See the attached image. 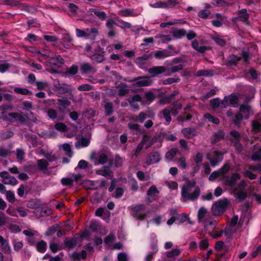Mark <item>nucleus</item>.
<instances>
[{
  "label": "nucleus",
  "mask_w": 261,
  "mask_h": 261,
  "mask_svg": "<svg viewBox=\"0 0 261 261\" xmlns=\"http://www.w3.org/2000/svg\"><path fill=\"white\" fill-rule=\"evenodd\" d=\"M196 182L195 180L186 181L181 191L183 201L187 200L194 201L198 198L200 194V189L199 187L196 186Z\"/></svg>",
  "instance_id": "1"
},
{
  "label": "nucleus",
  "mask_w": 261,
  "mask_h": 261,
  "mask_svg": "<svg viewBox=\"0 0 261 261\" xmlns=\"http://www.w3.org/2000/svg\"><path fill=\"white\" fill-rule=\"evenodd\" d=\"M72 98V97L67 98L63 97L57 99V109L59 113L58 120H62L65 115L69 113L71 110L70 109L71 102L70 100Z\"/></svg>",
  "instance_id": "2"
},
{
  "label": "nucleus",
  "mask_w": 261,
  "mask_h": 261,
  "mask_svg": "<svg viewBox=\"0 0 261 261\" xmlns=\"http://www.w3.org/2000/svg\"><path fill=\"white\" fill-rule=\"evenodd\" d=\"M229 201L227 198L219 199L213 204L212 211L214 216L222 215L226 211L229 204Z\"/></svg>",
  "instance_id": "3"
},
{
  "label": "nucleus",
  "mask_w": 261,
  "mask_h": 261,
  "mask_svg": "<svg viewBox=\"0 0 261 261\" xmlns=\"http://www.w3.org/2000/svg\"><path fill=\"white\" fill-rule=\"evenodd\" d=\"M230 135L232 137L229 139L232 145L236 148L238 152H241L243 150V146L240 143L241 134L236 130H232L230 132Z\"/></svg>",
  "instance_id": "4"
},
{
  "label": "nucleus",
  "mask_w": 261,
  "mask_h": 261,
  "mask_svg": "<svg viewBox=\"0 0 261 261\" xmlns=\"http://www.w3.org/2000/svg\"><path fill=\"white\" fill-rule=\"evenodd\" d=\"M0 176L3 178L2 182L5 185L15 186L18 184V181L13 176H11L7 171H4L0 172Z\"/></svg>",
  "instance_id": "5"
},
{
  "label": "nucleus",
  "mask_w": 261,
  "mask_h": 261,
  "mask_svg": "<svg viewBox=\"0 0 261 261\" xmlns=\"http://www.w3.org/2000/svg\"><path fill=\"white\" fill-rule=\"evenodd\" d=\"M145 205L144 204H138L135 206L132 209V216L136 219L139 220H143L145 219L147 216L146 213H139L141 210H143L145 208Z\"/></svg>",
  "instance_id": "6"
},
{
  "label": "nucleus",
  "mask_w": 261,
  "mask_h": 261,
  "mask_svg": "<svg viewBox=\"0 0 261 261\" xmlns=\"http://www.w3.org/2000/svg\"><path fill=\"white\" fill-rule=\"evenodd\" d=\"M241 176L238 173H233L230 177L227 178L225 180V183L226 185L233 188V191L236 192L238 190V188L236 187L237 181L240 180Z\"/></svg>",
  "instance_id": "7"
},
{
  "label": "nucleus",
  "mask_w": 261,
  "mask_h": 261,
  "mask_svg": "<svg viewBox=\"0 0 261 261\" xmlns=\"http://www.w3.org/2000/svg\"><path fill=\"white\" fill-rule=\"evenodd\" d=\"M130 82H134L133 85L136 87H145L150 86L152 83L151 80L145 76H138L134 78Z\"/></svg>",
  "instance_id": "8"
},
{
  "label": "nucleus",
  "mask_w": 261,
  "mask_h": 261,
  "mask_svg": "<svg viewBox=\"0 0 261 261\" xmlns=\"http://www.w3.org/2000/svg\"><path fill=\"white\" fill-rule=\"evenodd\" d=\"M224 153L220 150H215L213 152V157L210 158L208 155H207V159L210 162L212 167H215L223 159Z\"/></svg>",
  "instance_id": "9"
},
{
  "label": "nucleus",
  "mask_w": 261,
  "mask_h": 261,
  "mask_svg": "<svg viewBox=\"0 0 261 261\" xmlns=\"http://www.w3.org/2000/svg\"><path fill=\"white\" fill-rule=\"evenodd\" d=\"M161 160L160 153L158 151H151L147 155L146 164L148 166L158 163Z\"/></svg>",
  "instance_id": "10"
},
{
  "label": "nucleus",
  "mask_w": 261,
  "mask_h": 261,
  "mask_svg": "<svg viewBox=\"0 0 261 261\" xmlns=\"http://www.w3.org/2000/svg\"><path fill=\"white\" fill-rule=\"evenodd\" d=\"M178 51H168L167 49L156 50L154 52V57L158 59H163L169 56L178 54Z\"/></svg>",
  "instance_id": "11"
},
{
  "label": "nucleus",
  "mask_w": 261,
  "mask_h": 261,
  "mask_svg": "<svg viewBox=\"0 0 261 261\" xmlns=\"http://www.w3.org/2000/svg\"><path fill=\"white\" fill-rule=\"evenodd\" d=\"M167 71V67L164 66H153L148 69V72L152 77H160L161 74Z\"/></svg>",
  "instance_id": "12"
},
{
  "label": "nucleus",
  "mask_w": 261,
  "mask_h": 261,
  "mask_svg": "<svg viewBox=\"0 0 261 261\" xmlns=\"http://www.w3.org/2000/svg\"><path fill=\"white\" fill-rule=\"evenodd\" d=\"M225 133L223 129H219L212 136L211 141L213 144H216L224 139Z\"/></svg>",
  "instance_id": "13"
},
{
  "label": "nucleus",
  "mask_w": 261,
  "mask_h": 261,
  "mask_svg": "<svg viewBox=\"0 0 261 261\" xmlns=\"http://www.w3.org/2000/svg\"><path fill=\"white\" fill-rule=\"evenodd\" d=\"M159 192L155 186H151L147 191V195L150 197V198H147V201L149 202H152L153 201L155 200V195L159 194Z\"/></svg>",
  "instance_id": "14"
},
{
  "label": "nucleus",
  "mask_w": 261,
  "mask_h": 261,
  "mask_svg": "<svg viewBox=\"0 0 261 261\" xmlns=\"http://www.w3.org/2000/svg\"><path fill=\"white\" fill-rule=\"evenodd\" d=\"M73 39L69 34H65L63 36L62 44L67 49L70 48L73 45Z\"/></svg>",
  "instance_id": "15"
},
{
  "label": "nucleus",
  "mask_w": 261,
  "mask_h": 261,
  "mask_svg": "<svg viewBox=\"0 0 261 261\" xmlns=\"http://www.w3.org/2000/svg\"><path fill=\"white\" fill-rule=\"evenodd\" d=\"M191 46L193 49L201 54L204 53L210 49L209 47L205 45L199 46V42L197 40H194L192 42Z\"/></svg>",
  "instance_id": "16"
},
{
  "label": "nucleus",
  "mask_w": 261,
  "mask_h": 261,
  "mask_svg": "<svg viewBox=\"0 0 261 261\" xmlns=\"http://www.w3.org/2000/svg\"><path fill=\"white\" fill-rule=\"evenodd\" d=\"M104 169H100L96 171L95 173L97 175L107 177L110 179L113 177V173L109 170V166H104Z\"/></svg>",
  "instance_id": "17"
},
{
  "label": "nucleus",
  "mask_w": 261,
  "mask_h": 261,
  "mask_svg": "<svg viewBox=\"0 0 261 261\" xmlns=\"http://www.w3.org/2000/svg\"><path fill=\"white\" fill-rule=\"evenodd\" d=\"M238 18H239V20L248 23V19L250 16V14L247 13L246 9H242L238 11Z\"/></svg>",
  "instance_id": "18"
},
{
  "label": "nucleus",
  "mask_w": 261,
  "mask_h": 261,
  "mask_svg": "<svg viewBox=\"0 0 261 261\" xmlns=\"http://www.w3.org/2000/svg\"><path fill=\"white\" fill-rule=\"evenodd\" d=\"M57 92L60 94L68 93L70 95V97H73L71 89L68 86H62L60 84L55 86Z\"/></svg>",
  "instance_id": "19"
},
{
  "label": "nucleus",
  "mask_w": 261,
  "mask_h": 261,
  "mask_svg": "<svg viewBox=\"0 0 261 261\" xmlns=\"http://www.w3.org/2000/svg\"><path fill=\"white\" fill-rule=\"evenodd\" d=\"M182 134L188 139H191L193 137L196 136V132L194 128L186 127L182 129Z\"/></svg>",
  "instance_id": "20"
},
{
  "label": "nucleus",
  "mask_w": 261,
  "mask_h": 261,
  "mask_svg": "<svg viewBox=\"0 0 261 261\" xmlns=\"http://www.w3.org/2000/svg\"><path fill=\"white\" fill-rule=\"evenodd\" d=\"M48 62L52 66L57 67L63 64L64 60L61 56L58 55L55 58L50 59Z\"/></svg>",
  "instance_id": "21"
},
{
  "label": "nucleus",
  "mask_w": 261,
  "mask_h": 261,
  "mask_svg": "<svg viewBox=\"0 0 261 261\" xmlns=\"http://www.w3.org/2000/svg\"><path fill=\"white\" fill-rule=\"evenodd\" d=\"M80 70L82 74H88L91 72H95L93 67L90 63L86 62L81 64Z\"/></svg>",
  "instance_id": "22"
},
{
  "label": "nucleus",
  "mask_w": 261,
  "mask_h": 261,
  "mask_svg": "<svg viewBox=\"0 0 261 261\" xmlns=\"http://www.w3.org/2000/svg\"><path fill=\"white\" fill-rule=\"evenodd\" d=\"M104 54L100 53H94L90 57L93 62L100 63L105 60Z\"/></svg>",
  "instance_id": "23"
},
{
  "label": "nucleus",
  "mask_w": 261,
  "mask_h": 261,
  "mask_svg": "<svg viewBox=\"0 0 261 261\" xmlns=\"http://www.w3.org/2000/svg\"><path fill=\"white\" fill-rule=\"evenodd\" d=\"M85 38L94 39L98 33L96 28H87L85 31Z\"/></svg>",
  "instance_id": "24"
},
{
  "label": "nucleus",
  "mask_w": 261,
  "mask_h": 261,
  "mask_svg": "<svg viewBox=\"0 0 261 261\" xmlns=\"http://www.w3.org/2000/svg\"><path fill=\"white\" fill-rule=\"evenodd\" d=\"M233 194L236 197L240 202L244 200L247 197V193L245 189H241L239 191L233 192Z\"/></svg>",
  "instance_id": "25"
},
{
  "label": "nucleus",
  "mask_w": 261,
  "mask_h": 261,
  "mask_svg": "<svg viewBox=\"0 0 261 261\" xmlns=\"http://www.w3.org/2000/svg\"><path fill=\"white\" fill-rule=\"evenodd\" d=\"M116 19L118 21V22H116V25L117 27H120L122 29H129L132 28V25L129 22H125L119 17H117Z\"/></svg>",
  "instance_id": "26"
},
{
  "label": "nucleus",
  "mask_w": 261,
  "mask_h": 261,
  "mask_svg": "<svg viewBox=\"0 0 261 261\" xmlns=\"http://www.w3.org/2000/svg\"><path fill=\"white\" fill-rule=\"evenodd\" d=\"M241 60V57H239L233 54L229 56L227 59V65H237L238 61Z\"/></svg>",
  "instance_id": "27"
},
{
  "label": "nucleus",
  "mask_w": 261,
  "mask_h": 261,
  "mask_svg": "<svg viewBox=\"0 0 261 261\" xmlns=\"http://www.w3.org/2000/svg\"><path fill=\"white\" fill-rule=\"evenodd\" d=\"M252 131L254 134L261 133V122L257 120H253L251 122Z\"/></svg>",
  "instance_id": "28"
},
{
  "label": "nucleus",
  "mask_w": 261,
  "mask_h": 261,
  "mask_svg": "<svg viewBox=\"0 0 261 261\" xmlns=\"http://www.w3.org/2000/svg\"><path fill=\"white\" fill-rule=\"evenodd\" d=\"M180 81V78L177 75H174V77H168L166 79L162 81L163 85H170L174 83H179Z\"/></svg>",
  "instance_id": "29"
},
{
  "label": "nucleus",
  "mask_w": 261,
  "mask_h": 261,
  "mask_svg": "<svg viewBox=\"0 0 261 261\" xmlns=\"http://www.w3.org/2000/svg\"><path fill=\"white\" fill-rule=\"evenodd\" d=\"M172 34L176 39H179L186 36V31L184 29H177L173 31Z\"/></svg>",
  "instance_id": "30"
},
{
  "label": "nucleus",
  "mask_w": 261,
  "mask_h": 261,
  "mask_svg": "<svg viewBox=\"0 0 261 261\" xmlns=\"http://www.w3.org/2000/svg\"><path fill=\"white\" fill-rule=\"evenodd\" d=\"M105 113L106 116H110L114 113V107L112 102H107L104 106Z\"/></svg>",
  "instance_id": "31"
},
{
  "label": "nucleus",
  "mask_w": 261,
  "mask_h": 261,
  "mask_svg": "<svg viewBox=\"0 0 261 261\" xmlns=\"http://www.w3.org/2000/svg\"><path fill=\"white\" fill-rule=\"evenodd\" d=\"M46 247L47 243L43 240H41L36 244L37 250L41 253H43L46 251Z\"/></svg>",
  "instance_id": "32"
},
{
  "label": "nucleus",
  "mask_w": 261,
  "mask_h": 261,
  "mask_svg": "<svg viewBox=\"0 0 261 261\" xmlns=\"http://www.w3.org/2000/svg\"><path fill=\"white\" fill-rule=\"evenodd\" d=\"M127 87L126 84L124 83H121L118 86L119 88L118 90V95L120 96H125L128 92V90L126 89Z\"/></svg>",
  "instance_id": "33"
},
{
  "label": "nucleus",
  "mask_w": 261,
  "mask_h": 261,
  "mask_svg": "<svg viewBox=\"0 0 261 261\" xmlns=\"http://www.w3.org/2000/svg\"><path fill=\"white\" fill-rule=\"evenodd\" d=\"M91 12L94 14L100 20H105L107 18V14L104 11H97L95 9L91 8L89 9Z\"/></svg>",
  "instance_id": "34"
},
{
  "label": "nucleus",
  "mask_w": 261,
  "mask_h": 261,
  "mask_svg": "<svg viewBox=\"0 0 261 261\" xmlns=\"http://www.w3.org/2000/svg\"><path fill=\"white\" fill-rule=\"evenodd\" d=\"M37 165L39 170L44 171L47 170L48 163L44 159H40L37 161Z\"/></svg>",
  "instance_id": "35"
},
{
  "label": "nucleus",
  "mask_w": 261,
  "mask_h": 261,
  "mask_svg": "<svg viewBox=\"0 0 261 261\" xmlns=\"http://www.w3.org/2000/svg\"><path fill=\"white\" fill-rule=\"evenodd\" d=\"M14 91L17 94L23 95H30L32 94V92L26 88H21L20 87H15Z\"/></svg>",
  "instance_id": "36"
},
{
  "label": "nucleus",
  "mask_w": 261,
  "mask_h": 261,
  "mask_svg": "<svg viewBox=\"0 0 261 261\" xmlns=\"http://www.w3.org/2000/svg\"><path fill=\"white\" fill-rule=\"evenodd\" d=\"M90 141L89 139L85 137H83L80 140L75 143V146L76 147L80 146L81 147H87L90 144Z\"/></svg>",
  "instance_id": "37"
},
{
  "label": "nucleus",
  "mask_w": 261,
  "mask_h": 261,
  "mask_svg": "<svg viewBox=\"0 0 261 261\" xmlns=\"http://www.w3.org/2000/svg\"><path fill=\"white\" fill-rule=\"evenodd\" d=\"M192 115L190 113H187V112H184L177 117V120L178 121L184 122L191 120L192 119Z\"/></svg>",
  "instance_id": "38"
},
{
  "label": "nucleus",
  "mask_w": 261,
  "mask_h": 261,
  "mask_svg": "<svg viewBox=\"0 0 261 261\" xmlns=\"http://www.w3.org/2000/svg\"><path fill=\"white\" fill-rule=\"evenodd\" d=\"M204 117L207 119L208 121L212 122L215 124H219L220 123V120L213 115H212L210 113H205L204 115Z\"/></svg>",
  "instance_id": "39"
},
{
  "label": "nucleus",
  "mask_w": 261,
  "mask_h": 261,
  "mask_svg": "<svg viewBox=\"0 0 261 261\" xmlns=\"http://www.w3.org/2000/svg\"><path fill=\"white\" fill-rule=\"evenodd\" d=\"M24 40L28 41L31 43L36 41H41L42 38L36 35L33 34H29L27 37L24 38Z\"/></svg>",
  "instance_id": "40"
},
{
  "label": "nucleus",
  "mask_w": 261,
  "mask_h": 261,
  "mask_svg": "<svg viewBox=\"0 0 261 261\" xmlns=\"http://www.w3.org/2000/svg\"><path fill=\"white\" fill-rule=\"evenodd\" d=\"M220 98L219 97L211 99L210 101V105L213 109H217L220 107Z\"/></svg>",
  "instance_id": "41"
},
{
  "label": "nucleus",
  "mask_w": 261,
  "mask_h": 261,
  "mask_svg": "<svg viewBox=\"0 0 261 261\" xmlns=\"http://www.w3.org/2000/svg\"><path fill=\"white\" fill-rule=\"evenodd\" d=\"M212 4L219 7H226L228 6V3L224 0H213Z\"/></svg>",
  "instance_id": "42"
},
{
  "label": "nucleus",
  "mask_w": 261,
  "mask_h": 261,
  "mask_svg": "<svg viewBox=\"0 0 261 261\" xmlns=\"http://www.w3.org/2000/svg\"><path fill=\"white\" fill-rule=\"evenodd\" d=\"M128 128L132 130H136L140 133H142L145 132V130L141 129L139 124L137 123H129L128 124Z\"/></svg>",
  "instance_id": "43"
},
{
  "label": "nucleus",
  "mask_w": 261,
  "mask_h": 261,
  "mask_svg": "<svg viewBox=\"0 0 261 261\" xmlns=\"http://www.w3.org/2000/svg\"><path fill=\"white\" fill-rule=\"evenodd\" d=\"M181 252L180 250L178 249H173L170 251L166 252V256L168 258H173L179 255Z\"/></svg>",
  "instance_id": "44"
},
{
  "label": "nucleus",
  "mask_w": 261,
  "mask_h": 261,
  "mask_svg": "<svg viewBox=\"0 0 261 261\" xmlns=\"http://www.w3.org/2000/svg\"><path fill=\"white\" fill-rule=\"evenodd\" d=\"M163 115L166 121L170 122L172 119L170 116V107H167L162 111Z\"/></svg>",
  "instance_id": "45"
},
{
  "label": "nucleus",
  "mask_w": 261,
  "mask_h": 261,
  "mask_svg": "<svg viewBox=\"0 0 261 261\" xmlns=\"http://www.w3.org/2000/svg\"><path fill=\"white\" fill-rule=\"evenodd\" d=\"M6 199L10 203H13L15 200L14 192L9 190L6 193Z\"/></svg>",
  "instance_id": "46"
},
{
  "label": "nucleus",
  "mask_w": 261,
  "mask_h": 261,
  "mask_svg": "<svg viewBox=\"0 0 261 261\" xmlns=\"http://www.w3.org/2000/svg\"><path fill=\"white\" fill-rule=\"evenodd\" d=\"M63 149L65 151V154L69 158L72 156V152L70 145L68 143H64L62 145Z\"/></svg>",
  "instance_id": "47"
},
{
  "label": "nucleus",
  "mask_w": 261,
  "mask_h": 261,
  "mask_svg": "<svg viewBox=\"0 0 261 261\" xmlns=\"http://www.w3.org/2000/svg\"><path fill=\"white\" fill-rule=\"evenodd\" d=\"M12 243L14 246V250L16 252L20 251L23 246V244L22 242L18 241L16 239H14L13 240Z\"/></svg>",
  "instance_id": "48"
},
{
  "label": "nucleus",
  "mask_w": 261,
  "mask_h": 261,
  "mask_svg": "<svg viewBox=\"0 0 261 261\" xmlns=\"http://www.w3.org/2000/svg\"><path fill=\"white\" fill-rule=\"evenodd\" d=\"M215 249L217 251L222 250L226 251V246L223 241H217L215 244Z\"/></svg>",
  "instance_id": "49"
},
{
  "label": "nucleus",
  "mask_w": 261,
  "mask_h": 261,
  "mask_svg": "<svg viewBox=\"0 0 261 261\" xmlns=\"http://www.w3.org/2000/svg\"><path fill=\"white\" fill-rule=\"evenodd\" d=\"M8 116L12 118H14V119H17L20 122H24L25 120L24 117L18 113H15V112L9 113L8 114Z\"/></svg>",
  "instance_id": "50"
},
{
  "label": "nucleus",
  "mask_w": 261,
  "mask_h": 261,
  "mask_svg": "<svg viewBox=\"0 0 261 261\" xmlns=\"http://www.w3.org/2000/svg\"><path fill=\"white\" fill-rule=\"evenodd\" d=\"M93 88V86L88 84H84L80 85L77 87V90L80 91H89L92 90Z\"/></svg>",
  "instance_id": "51"
},
{
  "label": "nucleus",
  "mask_w": 261,
  "mask_h": 261,
  "mask_svg": "<svg viewBox=\"0 0 261 261\" xmlns=\"http://www.w3.org/2000/svg\"><path fill=\"white\" fill-rule=\"evenodd\" d=\"M55 127L57 130L61 132H66L67 130V126L62 122L57 123L55 125Z\"/></svg>",
  "instance_id": "52"
},
{
  "label": "nucleus",
  "mask_w": 261,
  "mask_h": 261,
  "mask_svg": "<svg viewBox=\"0 0 261 261\" xmlns=\"http://www.w3.org/2000/svg\"><path fill=\"white\" fill-rule=\"evenodd\" d=\"M177 152V149L172 148L166 153L165 156L167 159L172 160L176 155Z\"/></svg>",
  "instance_id": "53"
},
{
  "label": "nucleus",
  "mask_w": 261,
  "mask_h": 261,
  "mask_svg": "<svg viewBox=\"0 0 261 261\" xmlns=\"http://www.w3.org/2000/svg\"><path fill=\"white\" fill-rule=\"evenodd\" d=\"M123 161L119 154H116L114 158V165L116 167H120L123 165Z\"/></svg>",
  "instance_id": "54"
},
{
  "label": "nucleus",
  "mask_w": 261,
  "mask_h": 261,
  "mask_svg": "<svg viewBox=\"0 0 261 261\" xmlns=\"http://www.w3.org/2000/svg\"><path fill=\"white\" fill-rule=\"evenodd\" d=\"M243 119V115L240 112H238L236 114L235 118L233 120V122L236 125L239 126Z\"/></svg>",
  "instance_id": "55"
},
{
  "label": "nucleus",
  "mask_w": 261,
  "mask_h": 261,
  "mask_svg": "<svg viewBox=\"0 0 261 261\" xmlns=\"http://www.w3.org/2000/svg\"><path fill=\"white\" fill-rule=\"evenodd\" d=\"M212 39L221 47H223L226 45L225 40L219 36H214L212 38Z\"/></svg>",
  "instance_id": "56"
},
{
  "label": "nucleus",
  "mask_w": 261,
  "mask_h": 261,
  "mask_svg": "<svg viewBox=\"0 0 261 261\" xmlns=\"http://www.w3.org/2000/svg\"><path fill=\"white\" fill-rule=\"evenodd\" d=\"M166 4L165 8H172L175 7L179 4L178 0H167L164 2Z\"/></svg>",
  "instance_id": "57"
},
{
  "label": "nucleus",
  "mask_w": 261,
  "mask_h": 261,
  "mask_svg": "<svg viewBox=\"0 0 261 261\" xmlns=\"http://www.w3.org/2000/svg\"><path fill=\"white\" fill-rule=\"evenodd\" d=\"M61 183L64 186L72 187L73 180L71 178H63L61 179Z\"/></svg>",
  "instance_id": "58"
},
{
  "label": "nucleus",
  "mask_w": 261,
  "mask_h": 261,
  "mask_svg": "<svg viewBox=\"0 0 261 261\" xmlns=\"http://www.w3.org/2000/svg\"><path fill=\"white\" fill-rule=\"evenodd\" d=\"M11 65L10 63L5 62L3 63H0V72L5 73L7 71Z\"/></svg>",
  "instance_id": "59"
},
{
  "label": "nucleus",
  "mask_w": 261,
  "mask_h": 261,
  "mask_svg": "<svg viewBox=\"0 0 261 261\" xmlns=\"http://www.w3.org/2000/svg\"><path fill=\"white\" fill-rule=\"evenodd\" d=\"M65 247L70 249H73L76 245L73 243L71 240H69L68 238H66L64 241Z\"/></svg>",
  "instance_id": "60"
},
{
  "label": "nucleus",
  "mask_w": 261,
  "mask_h": 261,
  "mask_svg": "<svg viewBox=\"0 0 261 261\" xmlns=\"http://www.w3.org/2000/svg\"><path fill=\"white\" fill-rule=\"evenodd\" d=\"M207 213V210L204 207H201L197 214V217L199 220H202Z\"/></svg>",
  "instance_id": "61"
},
{
  "label": "nucleus",
  "mask_w": 261,
  "mask_h": 261,
  "mask_svg": "<svg viewBox=\"0 0 261 261\" xmlns=\"http://www.w3.org/2000/svg\"><path fill=\"white\" fill-rule=\"evenodd\" d=\"M47 114L48 117L52 120L55 119L57 118L58 113L57 110L55 109H50L48 110Z\"/></svg>",
  "instance_id": "62"
},
{
  "label": "nucleus",
  "mask_w": 261,
  "mask_h": 261,
  "mask_svg": "<svg viewBox=\"0 0 261 261\" xmlns=\"http://www.w3.org/2000/svg\"><path fill=\"white\" fill-rule=\"evenodd\" d=\"M77 71H78L77 66L75 65H72L71 67H70L67 69L66 73L67 74H69L70 75H73L77 73Z\"/></svg>",
  "instance_id": "63"
},
{
  "label": "nucleus",
  "mask_w": 261,
  "mask_h": 261,
  "mask_svg": "<svg viewBox=\"0 0 261 261\" xmlns=\"http://www.w3.org/2000/svg\"><path fill=\"white\" fill-rule=\"evenodd\" d=\"M43 38L48 42H56L58 40V38L55 35H43Z\"/></svg>",
  "instance_id": "64"
}]
</instances>
